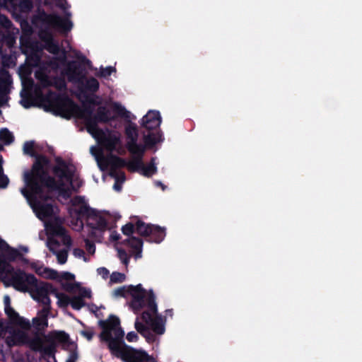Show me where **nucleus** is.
Returning <instances> with one entry per match:
<instances>
[{
    "label": "nucleus",
    "instance_id": "nucleus-36",
    "mask_svg": "<svg viewBox=\"0 0 362 362\" xmlns=\"http://www.w3.org/2000/svg\"><path fill=\"white\" fill-rule=\"evenodd\" d=\"M119 235L115 232H112L110 235V240L112 241H116L119 239Z\"/></svg>",
    "mask_w": 362,
    "mask_h": 362
},
{
    "label": "nucleus",
    "instance_id": "nucleus-18",
    "mask_svg": "<svg viewBox=\"0 0 362 362\" xmlns=\"http://www.w3.org/2000/svg\"><path fill=\"white\" fill-rule=\"evenodd\" d=\"M4 310L9 320L19 317V315L11 306V299L9 296H5L4 297Z\"/></svg>",
    "mask_w": 362,
    "mask_h": 362
},
{
    "label": "nucleus",
    "instance_id": "nucleus-31",
    "mask_svg": "<svg viewBox=\"0 0 362 362\" xmlns=\"http://www.w3.org/2000/svg\"><path fill=\"white\" fill-rule=\"evenodd\" d=\"M86 250L88 252V255H93L95 252V247L93 244L90 243L88 241H86Z\"/></svg>",
    "mask_w": 362,
    "mask_h": 362
},
{
    "label": "nucleus",
    "instance_id": "nucleus-43",
    "mask_svg": "<svg viewBox=\"0 0 362 362\" xmlns=\"http://www.w3.org/2000/svg\"><path fill=\"white\" fill-rule=\"evenodd\" d=\"M121 177H122V181L124 180V178L123 177V175H122Z\"/></svg>",
    "mask_w": 362,
    "mask_h": 362
},
{
    "label": "nucleus",
    "instance_id": "nucleus-27",
    "mask_svg": "<svg viewBox=\"0 0 362 362\" xmlns=\"http://www.w3.org/2000/svg\"><path fill=\"white\" fill-rule=\"evenodd\" d=\"M122 230L127 235H131L134 232V226L131 223H127L122 227Z\"/></svg>",
    "mask_w": 362,
    "mask_h": 362
},
{
    "label": "nucleus",
    "instance_id": "nucleus-40",
    "mask_svg": "<svg viewBox=\"0 0 362 362\" xmlns=\"http://www.w3.org/2000/svg\"><path fill=\"white\" fill-rule=\"evenodd\" d=\"M114 189L117 191H119L121 189L120 185L117 183V182L114 185Z\"/></svg>",
    "mask_w": 362,
    "mask_h": 362
},
{
    "label": "nucleus",
    "instance_id": "nucleus-2",
    "mask_svg": "<svg viewBox=\"0 0 362 362\" xmlns=\"http://www.w3.org/2000/svg\"><path fill=\"white\" fill-rule=\"evenodd\" d=\"M42 105L47 111L59 115L64 117H71L86 118L87 131L109 151H116L118 153L123 151L120 135L117 132H104L99 129L96 125L98 122L107 121L116 116H126L127 111L119 104L115 103L110 105L107 114L103 110L99 109L98 115L93 119L86 118L87 112L82 111L68 99H62L54 94H50L41 98Z\"/></svg>",
    "mask_w": 362,
    "mask_h": 362
},
{
    "label": "nucleus",
    "instance_id": "nucleus-26",
    "mask_svg": "<svg viewBox=\"0 0 362 362\" xmlns=\"http://www.w3.org/2000/svg\"><path fill=\"white\" fill-rule=\"evenodd\" d=\"M73 255L76 258L82 259L85 262L89 261L88 255H86L83 250L81 249L75 248Z\"/></svg>",
    "mask_w": 362,
    "mask_h": 362
},
{
    "label": "nucleus",
    "instance_id": "nucleus-10",
    "mask_svg": "<svg viewBox=\"0 0 362 362\" xmlns=\"http://www.w3.org/2000/svg\"><path fill=\"white\" fill-rule=\"evenodd\" d=\"M32 298L41 303L43 305L42 310L37 314V316L33 320V325L38 330H41L47 327V316L49 312L50 299L45 293H30Z\"/></svg>",
    "mask_w": 362,
    "mask_h": 362
},
{
    "label": "nucleus",
    "instance_id": "nucleus-34",
    "mask_svg": "<svg viewBox=\"0 0 362 362\" xmlns=\"http://www.w3.org/2000/svg\"><path fill=\"white\" fill-rule=\"evenodd\" d=\"M115 70L112 67H107L105 69H103L101 71V76L106 77L110 76L112 72H115Z\"/></svg>",
    "mask_w": 362,
    "mask_h": 362
},
{
    "label": "nucleus",
    "instance_id": "nucleus-21",
    "mask_svg": "<svg viewBox=\"0 0 362 362\" xmlns=\"http://www.w3.org/2000/svg\"><path fill=\"white\" fill-rule=\"evenodd\" d=\"M161 141L162 136L160 133L152 134L144 138L145 144L148 147H151Z\"/></svg>",
    "mask_w": 362,
    "mask_h": 362
},
{
    "label": "nucleus",
    "instance_id": "nucleus-30",
    "mask_svg": "<svg viewBox=\"0 0 362 362\" xmlns=\"http://www.w3.org/2000/svg\"><path fill=\"white\" fill-rule=\"evenodd\" d=\"M97 273L104 279H107L109 276V271L105 267L98 268Z\"/></svg>",
    "mask_w": 362,
    "mask_h": 362
},
{
    "label": "nucleus",
    "instance_id": "nucleus-13",
    "mask_svg": "<svg viewBox=\"0 0 362 362\" xmlns=\"http://www.w3.org/2000/svg\"><path fill=\"white\" fill-rule=\"evenodd\" d=\"M126 134L129 139L127 143L129 151L134 156H141L144 152V148L136 144V143L138 136L136 127L132 124H128V126L126 127Z\"/></svg>",
    "mask_w": 362,
    "mask_h": 362
},
{
    "label": "nucleus",
    "instance_id": "nucleus-33",
    "mask_svg": "<svg viewBox=\"0 0 362 362\" xmlns=\"http://www.w3.org/2000/svg\"><path fill=\"white\" fill-rule=\"evenodd\" d=\"M139 339V337L136 333L134 332H130L127 334V339L129 342L136 341Z\"/></svg>",
    "mask_w": 362,
    "mask_h": 362
},
{
    "label": "nucleus",
    "instance_id": "nucleus-17",
    "mask_svg": "<svg viewBox=\"0 0 362 362\" xmlns=\"http://www.w3.org/2000/svg\"><path fill=\"white\" fill-rule=\"evenodd\" d=\"M49 23L54 27L62 30H69L71 23L68 19H62L56 16H51L48 18Z\"/></svg>",
    "mask_w": 362,
    "mask_h": 362
},
{
    "label": "nucleus",
    "instance_id": "nucleus-39",
    "mask_svg": "<svg viewBox=\"0 0 362 362\" xmlns=\"http://www.w3.org/2000/svg\"><path fill=\"white\" fill-rule=\"evenodd\" d=\"M48 49L49 52H55L57 49V47L55 45H50Z\"/></svg>",
    "mask_w": 362,
    "mask_h": 362
},
{
    "label": "nucleus",
    "instance_id": "nucleus-15",
    "mask_svg": "<svg viewBox=\"0 0 362 362\" xmlns=\"http://www.w3.org/2000/svg\"><path fill=\"white\" fill-rule=\"evenodd\" d=\"M161 123V117L159 112L150 110L141 119V124L147 129L158 128Z\"/></svg>",
    "mask_w": 362,
    "mask_h": 362
},
{
    "label": "nucleus",
    "instance_id": "nucleus-8",
    "mask_svg": "<svg viewBox=\"0 0 362 362\" xmlns=\"http://www.w3.org/2000/svg\"><path fill=\"white\" fill-rule=\"evenodd\" d=\"M11 325L4 327L0 322V336L10 346H20L30 341L28 332L31 327L30 321L21 316L10 320Z\"/></svg>",
    "mask_w": 362,
    "mask_h": 362
},
{
    "label": "nucleus",
    "instance_id": "nucleus-20",
    "mask_svg": "<svg viewBox=\"0 0 362 362\" xmlns=\"http://www.w3.org/2000/svg\"><path fill=\"white\" fill-rule=\"evenodd\" d=\"M66 76L70 80H76L81 74V71L79 68L76 66L75 64H71L69 66L68 70L66 71Z\"/></svg>",
    "mask_w": 362,
    "mask_h": 362
},
{
    "label": "nucleus",
    "instance_id": "nucleus-28",
    "mask_svg": "<svg viewBox=\"0 0 362 362\" xmlns=\"http://www.w3.org/2000/svg\"><path fill=\"white\" fill-rule=\"evenodd\" d=\"M34 144L32 141L25 143L23 146V151L26 154H32Z\"/></svg>",
    "mask_w": 362,
    "mask_h": 362
},
{
    "label": "nucleus",
    "instance_id": "nucleus-25",
    "mask_svg": "<svg viewBox=\"0 0 362 362\" xmlns=\"http://www.w3.org/2000/svg\"><path fill=\"white\" fill-rule=\"evenodd\" d=\"M55 341L59 342H66L68 340V336L62 332H56L52 334Z\"/></svg>",
    "mask_w": 362,
    "mask_h": 362
},
{
    "label": "nucleus",
    "instance_id": "nucleus-9",
    "mask_svg": "<svg viewBox=\"0 0 362 362\" xmlns=\"http://www.w3.org/2000/svg\"><path fill=\"white\" fill-rule=\"evenodd\" d=\"M52 228L46 226V234L47 236V245L49 249L56 255L57 262L60 264H64L67 261V250L60 249V243H62L66 247L71 245V238L66 235L62 226H57L56 232L52 233Z\"/></svg>",
    "mask_w": 362,
    "mask_h": 362
},
{
    "label": "nucleus",
    "instance_id": "nucleus-3",
    "mask_svg": "<svg viewBox=\"0 0 362 362\" xmlns=\"http://www.w3.org/2000/svg\"><path fill=\"white\" fill-rule=\"evenodd\" d=\"M115 297L132 298L130 306L134 312L143 310L135 320V329L148 343H158L157 336L165 331V320L158 314L152 290L144 289L141 284L119 287L112 291Z\"/></svg>",
    "mask_w": 362,
    "mask_h": 362
},
{
    "label": "nucleus",
    "instance_id": "nucleus-42",
    "mask_svg": "<svg viewBox=\"0 0 362 362\" xmlns=\"http://www.w3.org/2000/svg\"><path fill=\"white\" fill-rule=\"evenodd\" d=\"M41 93H42V92H40V93H37V95H39V97H41V96L40 95Z\"/></svg>",
    "mask_w": 362,
    "mask_h": 362
},
{
    "label": "nucleus",
    "instance_id": "nucleus-29",
    "mask_svg": "<svg viewBox=\"0 0 362 362\" xmlns=\"http://www.w3.org/2000/svg\"><path fill=\"white\" fill-rule=\"evenodd\" d=\"M8 92L7 88L0 86V104H4L6 102V96Z\"/></svg>",
    "mask_w": 362,
    "mask_h": 362
},
{
    "label": "nucleus",
    "instance_id": "nucleus-19",
    "mask_svg": "<svg viewBox=\"0 0 362 362\" xmlns=\"http://www.w3.org/2000/svg\"><path fill=\"white\" fill-rule=\"evenodd\" d=\"M129 245L132 248V254L135 256V258L141 257L142 243L139 239L132 238L129 240Z\"/></svg>",
    "mask_w": 362,
    "mask_h": 362
},
{
    "label": "nucleus",
    "instance_id": "nucleus-5",
    "mask_svg": "<svg viewBox=\"0 0 362 362\" xmlns=\"http://www.w3.org/2000/svg\"><path fill=\"white\" fill-rule=\"evenodd\" d=\"M103 330L100 334L101 340L107 343L112 354L125 362H156L144 350L134 349L123 341L124 331L119 326V320L110 316L105 321H100Z\"/></svg>",
    "mask_w": 362,
    "mask_h": 362
},
{
    "label": "nucleus",
    "instance_id": "nucleus-35",
    "mask_svg": "<svg viewBox=\"0 0 362 362\" xmlns=\"http://www.w3.org/2000/svg\"><path fill=\"white\" fill-rule=\"evenodd\" d=\"M82 335H83L88 340H90L93 336V332L92 330H85L81 332Z\"/></svg>",
    "mask_w": 362,
    "mask_h": 362
},
{
    "label": "nucleus",
    "instance_id": "nucleus-16",
    "mask_svg": "<svg viewBox=\"0 0 362 362\" xmlns=\"http://www.w3.org/2000/svg\"><path fill=\"white\" fill-rule=\"evenodd\" d=\"M136 231L142 235H148L150 234L156 235L158 234L159 235V240L160 241L165 236V231L163 229L158 227V226H151L145 224L141 221H138L136 226Z\"/></svg>",
    "mask_w": 362,
    "mask_h": 362
},
{
    "label": "nucleus",
    "instance_id": "nucleus-6",
    "mask_svg": "<svg viewBox=\"0 0 362 362\" xmlns=\"http://www.w3.org/2000/svg\"><path fill=\"white\" fill-rule=\"evenodd\" d=\"M69 213L76 222L72 223L73 228L78 230L83 227L81 217L85 215L88 216L90 224L100 230H104L111 227L121 217L117 211H96L89 209L86 202L81 197H76L72 200Z\"/></svg>",
    "mask_w": 362,
    "mask_h": 362
},
{
    "label": "nucleus",
    "instance_id": "nucleus-4",
    "mask_svg": "<svg viewBox=\"0 0 362 362\" xmlns=\"http://www.w3.org/2000/svg\"><path fill=\"white\" fill-rule=\"evenodd\" d=\"M4 267H0L2 281L6 286L12 285L16 289L21 291H29L30 293H41L48 296V293H53L57 299V305L61 308H66L69 305L75 310H79L85 305L84 299L90 298V296H83L78 291L69 292L73 295L70 298L66 294L60 293L49 283H38L37 278L33 274H28L20 269H16L11 265L7 270ZM90 291V289H88Z\"/></svg>",
    "mask_w": 362,
    "mask_h": 362
},
{
    "label": "nucleus",
    "instance_id": "nucleus-12",
    "mask_svg": "<svg viewBox=\"0 0 362 362\" xmlns=\"http://www.w3.org/2000/svg\"><path fill=\"white\" fill-rule=\"evenodd\" d=\"M39 59L37 54L35 56V60L33 62V57L28 56L27 57V62L24 65H22L18 70V74L21 78L22 85L23 87V91H30L32 87L33 81L29 78V76L31 74L32 69L31 66L37 64Z\"/></svg>",
    "mask_w": 362,
    "mask_h": 362
},
{
    "label": "nucleus",
    "instance_id": "nucleus-37",
    "mask_svg": "<svg viewBox=\"0 0 362 362\" xmlns=\"http://www.w3.org/2000/svg\"><path fill=\"white\" fill-rule=\"evenodd\" d=\"M76 358L77 355L75 353H73L71 354L69 358L67 360L66 362H74Z\"/></svg>",
    "mask_w": 362,
    "mask_h": 362
},
{
    "label": "nucleus",
    "instance_id": "nucleus-38",
    "mask_svg": "<svg viewBox=\"0 0 362 362\" xmlns=\"http://www.w3.org/2000/svg\"><path fill=\"white\" fill-rule=\"evenodd\" d=\"M37 77L41 81V83L44 86H45L47 84V79L45 78H40V77L37 74Z\"/></svg>",
    "mask_w": 362,
    "mask_h": 362
},
{
    "label": "nucleus",
    "instance_id": "nucleus-14",
    "mask_svg": "<svg viewBox=\"0 0 362 362\" xmlns=\"http://www.w3.org/2000/svg\"><path fill=\"white\" fill-rule=\"evenodd\" d=\"M134 159L130 161L127 167L132 171L139 170L141 173L145 176L149 177L156 173L157 169L154 160H152L151 163L147 167H144L143 163L139 158L140 156H136Z\"/></svg>",
    "mask_w": 362,
    "mask_h": 362
},
{
    "label": "nucleus",
    "instance_id": "nucleus-32",
    "mask_svg": "<svg viewBox=\"0 0 362 362\" xmlns=\"http://www.w3.org/2000/svg\"><path fill=\"white\" fill-rule=\"evenodd\" d=\"M118 256L121 261L126 265L128 264V257L126 252L122 250H118Z\"/></svg>",
    "mask_w": 362,
    "mask_h": 362
},
{
    "label": "nucleus",
    "instance_id": "nucleus-7",
    "mask_svg": "<svg viewBox=\"0 0 362 362\" xmlns=\"http://www.w3.org/2000/svg\"><path fill=\"white\" fill-rule=\"evenodd\" d=\"M39 276L47 279L55 280L60 283L62 287L67 292L78 291L83 296H90L88 288L83 287L79 282L75 281V275L68 272L59 273L57 271L45 266L39 262H33L28 264Z\"/></svg>",
    "mask_w": 362,
    "mask_h": 362
},
{
    "label": "nucleus",
    "instance_id": "nucleus-22",
    "mask_svg": "<svg viewBox=\"0 0 362 362\" xmlns=\"http://www.w3.org/2000/svg\"><path fill=\"white\" fill-rule=\"evenodd\" d=\"M13 140V136L8 129L4 128L0 130V141L4 144H9Z\"/></svg>",
    "mask_w": 362,
    "mask_h": 362
},
{
    "label": "nucleus",
    "instance_id": "nucleus-11",
    "mask_svg": "<svg viewBox=\"0 0 362 362\" xmlns=\"http://www.w3.org/2000/svg\"><path fill=\"white\" fill-rule=\"evenodd\" d=\"M90 153L95 157L98 167L102 170L119 168L125 165L124 160L116 156H110L107 158H105L103 156L102 150L98 147H91Z\"/></svg>",
    "mask_w": 362,
    "mask_h": 362
},
{
    "label": "nucleus",
    "instance_id": "nucleus-41",
    "mask_svg": "<svg viewBox=\"0 0 362 362\" xmlns=\"http://www.w3.org/2000/svg\"><path fill=\"white\" fill-rule=\"evenodd\" d=\"M90 102V103H95V100H94L93 99H92V98H91Z\"/></svg>",
    "mask_w": 362,
    "mask_h": 362
},
{
    "label": "nucleus",
    "instance_id": "nucleus-1",
    "mask_svg": "<svg viewBox=\"0 0 362 362\" xmlns=\"http://www.w3.org/2000/svg\"><path fill=\"white\" fill-rule=\"evenodd\" d=\"M47 160L38 157L30 173L24 175L25 187L21 189L22 194L28 201L37 217L46 226L56 232L57 226H62L61 221L57 217V208L46 196L47 192L55 191L64 197H69L81 185L75 167L64 163H59L54 168V177H46Z\"/></svg>",
    "mask_w": 362,
    "mask_h": 362
},
{
    "label": "nucleus",
    "instance_id": "nucleus-23",
    "mask_svg": "<svg viewBox=\"0 0 362 362\" xmlns=\"http://www.w3.org/2000/svg\"><path fill=\"white\" fill-rule=\"evenodd\" d=\"M126 279L125 274L119 272H113L110 276V284H119Z\"/></svg>",
    "mask_w": 362,
    "mask_h": 362
},
{
    "label": "nucleus",
    "instance_id": "nucleus-24",
    "mask_svg": "<svg viewBox=\"0 0 362 362\" xmlns=\"http://www.w3.org/2000/svg\"><path fill=\"white\" fill-rule=\"evenodd\" d=\"M99 86L98 82L95 78H90L86 81V89L90 92L95 91Z\"/></svg>",
    "mask_w": 362,
    "mask_h": 362
}]
</instances>
